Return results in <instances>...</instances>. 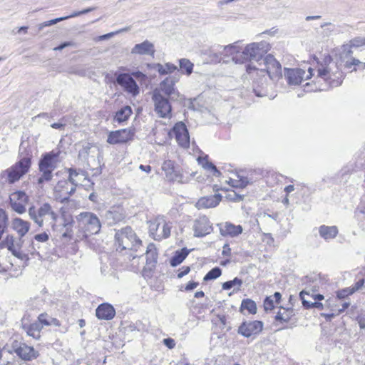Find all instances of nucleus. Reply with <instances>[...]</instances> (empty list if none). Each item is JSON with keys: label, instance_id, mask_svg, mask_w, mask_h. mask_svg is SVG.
I'll use <instances>...</instances> for the list:
<instances>
[{"label": "nucleus", "instance_id": "f257e3e1", "mask_svg": "<svg viewBox=\"0 0 365 365\" xmlns=\"http://www.w3.org/2000/svg\"><path fill=\"white\" fill-rule=\"evenodd\" d=\"M36 153V147L34 143L31 144L28 140L21 141L19 150V160L6 170L9 183H14L29 172Z\"/></svg>", "mask_w": 365, "mask_h": 365}, {"label": "nucleus", "instance_id": "f03ea898", "mask_svg": "<svg viewBox=\"0 0 365 365\" xmlns=\"http://www.w3.org/2000/svg\"><path fill=\"white\" fill-rule=\"evenodd\" d=\"M114 245L117 252L128 255L133 259L143 255L137 253L143 247L142 241L130 226L115 230Z\"/></svg>", "mask_w": 365, "mask_h": 365}, {"label": "nucleus", "instance_id": "7ed1b4c3", "mask_svg": "<svg viewBox=\"0 0 365 365\" xmlns=\"http://www.w3.org/2000/svg\"><path fill=\"white\" fill-rule=\"evenodd\" d=\"M344 75L337 67L333 70L327 66H320L317 69V76L312 86L310 83L305 84V90L308 92L327 91L331 88L340 86Z\"/></svg>", "mask_w": 365, "mask_h": 365}, {"label": "nucleus", "instance_id": "20e7f679", "mask_svg": "<svg viewBox=\"0 0 365 365\" xmlns=\"http://www.w3.org/2000/svg\"><path fill=\"white\" fill-rule=\"evenodd\" d=\"M262 63L263 66L260 68L252 64L246 66V71L248 74L253 76L255 73L257 76H262L260 78L262 86L266 80V75L273 81H278L282 77V66L272 55H267L263 58Z\"/></svg>", "mask_w": 365, "mask_h": 365}, {"label": "nucleus", "instance_id": "39448f33", "mask_svg": "<svg viewBox=\"0 0 365 365\" xmlns=\"http://www.w3.org/2000/svg\"><path fill=\"white\" fill-rule=\"evenodd\" d=\"M59 152L51 150L41 155L38 161L39 175L36 180L38 187L43 188V185L50 182L53 178V171L57 168Z\"/></svg>", "mask_w": 365, "mask_h": 365}, {"label": "nucleus", "instance_id": "423d86ee", "mask_svg": "<svg viewBox=\"0 0 365 365\" xmlns=\"http://www.w3.org/2000/svg\"><path fill=\"white\" fill-rule=\"evenodd\" d=\"M269 48V44L266 41L250 43L245 47L241 53H238L234 58V62L244 63L247 61H256L259 66H262V63L259 61H263L264 56Z\"/></svg>", "mask_w": 365, "mask_h": 365}, {"label": "nucleus", "instance_id": "0eeeda50", "mask_svg": "<svg viewBox=\"0 0 365 365\" xmlns=\"http://www.w3.org/2000/svg\"><path fill=\"white\" fill-rule=\"evenodd\" d=\"M28 214L31 220H32L39 227L43 226L44 220H50V225L53 227L56 223L58 215L53 210L51 205L48 202L42 203L40 207L36 209L34 205L29 207Z\"/></svg>", "mask_w": 365, "mask_h": 365}, {"label": "nucleus", "instance_id": "6e6552de", "mask_svg": "<svg viewBox=\"0 0 365 365\" xmlns=\"http://www.w3.org/2000/svg\"><path fill=\"white\" fill-rule=\"evenodd\" d=\"M77 220L79 227L83 230L86 236L98 234L101 230L100 220L93 212H81L77 216Z\"/></svg>", "mask_w": 365, "mask_h": 365}, {"label": "nucleus", "instance_id": "1a4fd4ad", "mask_svg": "<svg viewBox=\"0 0 365 365\" xmlns=\"http://www.w3.org/2000/svg\"><path fill=\"white\" fill-rule=\"evenodd\" d=\"M8 347L9 353L16 354L24 361H32L39 356L38 351L33 346L18 340H13Z\"/></svg>", "mask_w": 365, "mask_h": 365}, {"label": "nucleus", "instance_id": "9d476101", "mask_svg": "<svg viewBox=\"0 0 365 365\" xmlns=\"http://www.w3.org/2000/svg\"><path fill=\"white\" fill-rule=\"evenodd\" d=\"M152 100L155 106V111L160 118H170L172 112V106L170 98L164 96L160 90L155 89L153 92Z\"/></svg>", "mask_w": 365, "mask_h": 365}, {"label": "nucleus", "instance_id": "9b49d317", "mask_svg": "<svg viewBox=\"0 0 365 365\" xmlns=\"http://www.w3.org/2000/svg\"><path fill=\"white\" fill-rule=\"evenodd\" d=\"M68 180L71 183L70 189H67L66 190L68 194V197H63L61 202H64L68 201L69 199V196L72 195L76 190L77 186L81 185L83 182L87 180L90 182V180L88 178L87 173L81 169H76L73 168H70L68 169Z\"/></svg>", "mask_w": 365, "mask_h": 365}, {"label": "nucleus", "instance_id": "f8f14e48", "mask_svg": "<svg viewBox=\"0 0 365 365\" xmlns=\"http://www.w3.org/2000/svg\"><path fill=\"white\" fill-rule=\"evenodd\" d=\"M162 170L165 173L168 180L170 182H178L181 184H185L190 181V177L185 176L180 169H177L175 167L174 162L170 160H167L163 162Z\"/></svg>", "mask_w": 365, "mask_h": 365}, {"label": "nucleus", "instance_id": "ddd939ff", "mask_svg": "<svg viewBox=\"0 0 365 365\" xmlns=\"http://www.w3.org/2000/svg\"><path fill=\"white\" fill-rule=\"evenodd\" d=\"M169 135L176 140L179 146L183 148L190 147V141L188 130L183 122L176 123L169 132Z\"/></svg>", "mask_w": 365, "mask_h": 365}, {"label": "nucleus", "instance_id": "4468645a", "mask_svg": "<svg viewBox=\"0 0 365 365\" xmlns=\"http://www.w3.org/2000/svg\"><path fill=\"white\" fill-rule=\"evenodd\" d=\"M116 75V83L121 86L123 90L136 96L140 93V88L132 76L128 73H120Z\"/></svg>", "mask_w": 365, "mask_h": 365}, {"label": "nucleus", "instance_id": "2eb2a0df", "mask_svg": "<svg viewBox=\"0 0 365 365\" xmlns=\"http://www.w3.org/2000/svg\"><path fill=\"white\" fill-rule=\"evenodd\" d=\"M29 201V196L21 190L12 192L9 196V203L11 209L18 214L26 212V205Z\"/></svg>", "mask_w": 365, "mask_h": 365}, {"label": "nucleus", "instance_id": "dca6fc26", "mask_svg": "<svg viewBox=\"0 0 365 365\" xmlns=\"http://www.w3.org/2000/svg\"><path fill=\"white\" fill-rule=\"evenodd\" d=\"M178 77L175 75L165 78L160 83V93H163L171 101H177L180 96L179 91L175 88V83L178 81Z\"/></svg>", "mask_w": 365, "mask_h": 365}, {"label": "nucleus", "instance_id": "f3484780", "mask_svg": "<svg viewBox=\"0 0 365 365\" xmlns=\"http://www.w3.org/2000/svg\"><path fill=\"white\" fill-rule=\"evenodd\" d=\"M170 225L164 220L161 222H153L150 225V235L152 236L155 240L160 241L170 236Z\"/></svg>", "mask_w": 365, "mask_h": 365}, {"label": "nucleus", "instance_id": "a211bd4d", "mask_svg": "<svg viewBox=\"0 0 365 365\" xmlns=\"http://www.w3.org/2000/svg\"><path fill=\"white\" fill-rule=\"evenodd\" d=\"M263 322L259 320L245 321L242 322L237 329L238 334L249 338L252 335L259 334L263 329Z\"/></svg>", "mask_w": 365, "mask_h": 365}, {"label": "nucleus", "instance_id": "6ab92c4d", "mask_svg": "<svg viewBox=\"0 0 365 365\" xmlns=\"http://www.w3.org/2000/svg\"><path fill=\"white\" fill-rule=\"evenodd\" d=\"M194 236L202 237L212 232L213 228L209 219L205 216H200L195 220L193 227Z\"/></svg>", "mask_w": 365, "mask_h": 365}, {"label": "nucleus", "instance_id": "aec40b11", "mask_svg": "<svg viewBox=\"0 0 365 365\" xmlns=\"http://www.w3.org/2000/svg\"><path fill=\"white\" fill-rule=\"evenodd\" d=\"M134 136V132L132 130L121 129L109 133L107 138V143L112 145L127 143L131 140Z\"/></svg>", "mask_w": 365, "mask_h": 365}, {"label": "nucleus", "instance_id": "412c9836", "mask_svg": "<svg viewBox=\"0 0 365 365\" xmlns=\"http://www.w3.org/2000/svg\"><path fill=\"white\" fill-rule=\"evenodd\" d=\"M305 71L300 68H284V77L289 86L301 84L304 79Z\"/></svg>", "mask_w": 365, "mask_h": 365}, {"label": "nucleus", "instance_id": "4be33fe9", "mask_svg": "<svg viewBox=\"0 0 365 365\" xmlns=\"http://www.w3.org/2000/svg\"><path fill=\"white\" fill-rule=\"evenodd\" d=\"M220 233L223 237H236L242 233L243 228L240 225H235L230 222L217 224Z\"/></svg>", "mask_w": 365, "mask_h": 365}, {"label": "nucleus", "instance_id": "5701e85b", "mask_svg": "<svg viewBox=\"0 0 365 365\" xmlns=\"http://www.w3.org/2000/svg\"><path fill=\"white\" fill-rule=\"evenodd\" d=\"M125 216V212L121 207H113L105 213V219L108 225L121 222Z\"/></svg>", "mask_w": 365, "mask_h": 365}, {"label": "nucleus", "instance_id": "b1692460", "mask_svg": "<svg viewBox=\"0 0 365 365\" xmlns=\"http://www.w3.org/2000/svg\"><path fill=\"white\" fill-rule=\"evenodd\" d=\"M96 315L101 320H110L115 315L114 307L109 303H102L96 309Z\"/></svg>", "mask_w": 365, "mask_h": 365}, {"label": "nucleus", "instance_id": "393cba45", "mask_svg": "<svg viewBox=\"0 0 365 365\" xmlns=\"http://www.w3.org/2000/svg\"><path fill=\"white\" fill-rule=\"evenodd\" d=\"M359 163L356 158L354 161H350L346 163L341 169L336 174L337 178L341 180H346L347 178L354 172L362 170L359 168Z\"/></svg>", "mask_w": 365, "mask_h": 365}, {"label": "nucleus", "instance_id": "a878e982", "mask_svg": "<svg viewBox=\"0 0 365 365\" xmlns=\"http://www.w3.org/2000/svg\"><path fill=\"white\" fill-rule=\"evenodd\" d=\"M155 52L154 44L148 40L140 43L135 44L131 50L132 54L149 55L151 56H154Z\"/></svg>", "mask_w": 365, "mask_h": 365}, {"label": "nucleus", "instance_id": "bb28decb", "mask_svg": "<svg viewBox=\"0 0 365 365\" xmlns=\"http://www.w3.org/2000/svg\"><path fill=\"white\" fill-rule=\"evenodd\" d=\"M221 200L222 195L220 194L202 197L198 200L197 207L199 209L215 207L219 205Z\"/></svg>", "mask_w": 365, "mask_h": 365}, {"label": "nucleus", "instance_id": "cd10ccee", "mask_svg": "<svg viewBox=\"0 0 365 365\" xmlns=\"http://www.w3.org/2000/svg\"><path fill=\"white\" fill-rule=\"evenodd\" d=\"M222 46L216 44L202 50V53L209 57L213 63H219L222 59Z\"/></svg>", "mask_w": 365, "mask_h": 365}, {"label": "nucleus", "instance_id": "c85d7f7f", "mask_svg": "<svg viewBox=\"0 0 365 365\" xmlns=\"http://www.w3.org/2000/svg\"><path fill=\"white\" fill-rule=\"evenodd\" d=\"M148 67L158 71L161 76L173 73L175 71H179L178 67L171 63H166L164 65L159 63H150L148 64Z\"/></svg>", "mask_w": 365, "mask_h": 365}, {"label": "nucleus", "instance_id": "c756f323", "mask_svg": "<svg viewBox=\"0 0 365 365\" xmlns=\"http://www.w3.org/2000/svg\"><path fill=\"white\" fill-rule=\"evenodd\" d=\"M146 265L151 269L155 267L158 259L157 249L154 244L150 243L148 245L145 252Z\"/></svg>", "mask_w": 365, "mask_h": 365}, {"label": "nucleus", "instance_id": "7c9ffc66", "mask_svg": "<svg viewBox=\"0 0 365 365\" xmlns=\"http://www.w3.org/2000/svg\"><path fill=\"white\" fill-rule=\"evenodd\" d=\"M22 328L29 336H32L35 339H40L41 331L43 328L41 323L35 322L31 324H23Z\"/></svg>", "mask_w": 365, "mask_h": 365}, {"label": "nucleus", "instance_id": "2f4dec72", "mask_svg": "<svg viewBox=\"0 0 365 365\" xmlns=\"http://www.w3.org/2000/svg\"><path fill=\"white\" fill-rule=\"evenodd\" d=\"M338 232V228L336 226H327L323 225L319 227V234L320 237L326 241L335 238Z\"/></svg>", "mask_w": 365, "mask_h": 365}, {"label": "nucleus", "instance_id": "473e14b6", "mask_svg": "<svg viewBox=\"0 0 365 365\" xmlns=\"http://www.w3.org/2000/svg\"><path fill=\"white\" fill-rule=\"evenodd\" d=\"M12 225L20 237H24L30 229V222L19 217L14 219Z\"/></svg>", "mask_w": 365, "mask_h": 365}, {"label": "nucleus", "instance_id": "72a5a7b5", "mask_svg": "<svg viewBox=\"0 0 365 365\" xmlns=\"http://www.w3.org/2000/svg\"><path fill=\"white\" fill-rule=\"evenodd\" d=\"M190 253V250L186 247L182 248L180 250H176L173 256L170 259V264L172 267H177L181 264Z\"/></svg>", "mask_w": 365, "mask_h": 365}, {"label": "nucleus", "instance_id": "f704fd0d", "mask_svg": "<svg viewBox=\"0 0 365 365\" xmlns=\"http://www.w3.org/2000/svg\"><path fill=\"white\" fill-rule=\"evenodd\" d=\"M132 113L133 111L130 106H123L115 113L113 120L118 123H122L125 121H127Z\"/></svg>", "mask_w": 365, "mask_h": 365}, {"label": "nucleus", "instance_id": "c9c22d12", "mask_svg": "<svg viewBox=\"0 0 365 365\" xmlns=\"http://www.w3.org/2000/svg\"><path fill=\"white\" fill-rule=\"evenodd\" d=\"M240 41H236L233 43L227 45V46H222V56H232V59L234 61V58L238 54L241 53V49L242 48L238 45Z\"/></svg>", "mask_w": 365, "mask_h": 365}, {"label": "nucleus", "instance_id": "e433bc0d", "mask_svg": "<svg viewBox=\"0 0 365 365\" xmlns=\"http://www.w3.org/2000/svg\"><path fill=\"white\" fill-rule=\"evenodd\" d=\"M306 295L309 296V293H308L307 291L303 290L300 292V298L302 299V302L303 304V307L305 309H312V308H317L319 309H322L324 307V305L320 302H312L311 300H308L306 299Z\"/></svg>", "mask_w": 365, "mask_h": 365}, {"label": "nucleus", "instance_id": "4c0bfd02", "mask_svg": "<svg viewBox=\"0 0 365 365\" xmlns=\"http://www.w3.org/2000/svg\"><path fill=\"white\" fill-rule=\"evenodd\" d=\"M240 312L244 313L246 310L250 314H255L257 313V304L255 301L251 299H244L240 305Z\"/></svg>", "mask_w": 365, "mask_h": 365}, {"label": "nucleus", "instance_id": "58836bf2", "mask_svg": "<svg viewBox=\"0 0 365 365\" xmlns=\"http://www.w3.org/2000/svg\"><path fill=\"white\" fill-rule=\"evenodd\" d=\"M242 284V280L238 277H235L232 280H229L224 282L222 285V289L230 290L232 287H236L235 289L239 291Z\"/></svg>", "mask_w": 365, "mask_h": 365}, {"label": "nucleus", "instance_id": "ea45409f", "mask_svg": "<svg viewBox=\"0 0 365 365\" xmlns=\"http://www.w3.org/2000/svg\"><path fill=\"white\" fill-rule=\"evenodd\" d=\"M180 70L182 73L187 75H190L193 70V63L187 58H182L180 60Z\"/></svg>", "mask_w": 365, "mask_h": 365}, {"label": "nucleus", "instance_id": "a19ab883", "mask_svg": "<svg viewBox=\"0 0 365 365\" xmlns=\"http://www.w3.org/2000/svg\"><path fill=\"white\" fill-rule=\"evenodd\" d=\"M222 274V269L218 267H215L210 269L204 277L203 280L205 282H208L210 280L216 279Z\"/></svg>", "mask_w": 365, "mask_h": 365}, {"label": "nucleus", "instance_id": "79ce46f5", "mask_svg": "<svg viewBox=\"0 0 365 365\" xmlns=\"http://www.w3.org/2000/svg\"><path fill=\"white\" fill-rule=\"evenodd\" d=\"M354 47L351 43L343 45L341 47V51L340 53V58L341 59H343L344 61L345 58H347L350 57L352 54V50L351 48Z\"/></svg>", "mask_w": 365, "mask_h": 365}, {"label": "nucleus", "instance_id": "37998d69", "mask_svg": "<svg viewBox=\"0 0 365 365\" xmlns=\"http://www.w3.org/2000/svg\"><path fill=\"white\" fill-rule=\"evenodd\" d=\"M1 245L11 252L15 247L14 237L12 235H7L5 240L2 241Z\"/></svg>", "mask_w": 365, "mask_h": 365}, {"label": "nucleus", "instance_id": "c03bdc74", "mask_svg": "<svg viewBox=\"0 0 365 365\" xmlns=\"http://www.w3.org/2000/svg\"><path fill=\"white\" fill-rule=\"evenodd\" d=\"M11 252L12 253L13 255H14L15 257H16L17 258L21 259V260H24V261H28L29 259V257L28 256L27 254L26 253H24L20 248L19 247H14L11 251Z\"/></svg>", "mask_w": 365, "mask_h": 365}, {"label": "nucleus", "instance_id": "a18cd8bd", "mask_svg": "<svg viewBox=\"0 0 365 365\" xmlns=\"http://www.w3.org/2000/svg\"><path fill=\"white\" fill-rule=\"evenodd\" d=\"M204 168L211 170L212 172L213 175L216 177H219L221 175V173L216 166L211 162L206 161L204 164H202Z\"/></svg>", "mask_w": 365, "mask_h": 365}, {"label": "nucleus", "instance_id": "49530a36", "mask_svg": "<svg viewBox=\"0 0 365 365\" xmlns=\"http://www.w3.org/2000/svg\"><path fill=\"white\" fill-rule=\"evenodd\" d=\"M72 222H66L64 224L65 232L62 234V237L63 238L71 239L73 237V230H72Z\"/></svg>", "mask_w": 365, "mask_h": 365}, {"label": "nucleus", "instance_id": "de8ad7c7", "mask_svg": "<svg viewBox=\"0 0 365 365\" xmlns=\"http://www.w3.org/2000/svg\"><path fill=\"white\" fill-rule=\"evenodd\" d=\"M354 292L353 289L351 287H347L343 289H341L337 292L336 297L339 299H344L346 297L352 294Z\"/></svg>", "mask_w": 365, "mask_h": 365}, {"label": "nucleus", "instance_id": "09e8293b", "mask_svg": "<svg viewBox=\"0 0 365 365\" xmlns=\"http://www.w3.org/2000/svg\"><path fill=\"white\" fill-rule=\"evenodd\" d=\"M58 188L60 189V191L63 193V194H66L68 195V194L66 193V190L67 189H70L71 187V183L68 180V179L67 180H61L58 182Z\"/></svg>", "mask_w": 365, "mask_h": 365}, {"label": "nucleus", "instance_id": "8fccbe9b", "mask_svg": "<svg viewBox=\"0 0 365 365\" xmlns=\"http://www.w3.org/2000/svg\"><path fill=\"white\" fill-rule=\"evenodd\" d=\"M235 182L236 185H233L234 187L244 188L250 183V181L247 177H240V179L235 180Z\"/></svg>", "mask_w": 365, "mask_h": 365}, {"label": "nucleus", "instance_id": "3c124183", "mask_svg": "<svg viewBox=\"0 0 365 365\" xmlns=\"http://www.w3.org/2000/svg\"><path fill=\"white\" fill-rule=\"evenodd\" d=\"M91 148V145L90 143H86V145H83V148L79 151V158L86 159L89 155V150Z\"/></svg>", "mask_w": 365, "mask_h": 365}, {"label": "nucleus", "instance_id": "603ef678", "mask_svg": "<svg viewBox=\"0 0 365 365\" xmlns=\"http://www.w3.org/2000/svg\"><path fill=\"white\" fill-rule=\"evenodd\" d=\"M284 316L283 322H288L291 320L292 317L294 316V311L293 309H283Z\"/></svg>", "mask_w": 365, "mask_h": 365}, {"label": "nucleus", "instance_id": "864d4df0", "mask_svg": "<svg viewBox=\"0 0 365 365\" xmlns=\"http://www.w3.org/2000/svg\"><path fill=\"white\" fill-rule=\"evenodd\" d=\"M95 9H96V7H89V8L85 9L80 11H75V12L72 13L71 14H70L69 16H67L66 17H68V19L74 18V17L91 12V11H94Z\"/></svg>", "mask_w": 365, "mask_h": 365}, {"label": "nucleus", "instance_id": "5fc2aeb1", "mask_svg": "<svg viewBox=\"0 0 365 365\" xmlns=\"http://www.w3.org/2000/svg\"><path fill=\"white\" fill-rule=\"evenodd\" d=\"M274 307L272 297H267L264 300V308L265 311L272 310Z\"/></svg>", "mask_w": 365, "mask_h": 365}, {"label": "nucleus", "instance_id": "6e6d98bb", "mask_svg": "<svg viewBox=\"0 0 365 365\" xmlns=\"http://www.w3.org/2000/svg\"><path fill=\"white\" fill-rule=\"evenodd\" d=\"M350 43L354 47H360L365 46V37H357L350 41Z\"/></svg>", "mask_w": 365, "mask_h": 365}, {"label": "nucleus", "instance_id": "4d7b16f0", "mask_svg": "<svg viewBox=\"0 0 365 365\" xmlns=\"http://www.w3.org/2000/svg\"><path fill=\"white\" fill-rule=\"evenodd\" d=\"M190 272V267L189 266H183L178 270L177 277L178 279H181L184 276Z\"/></svg>", "mask_w": 365, "mask_h": 365}, {"label": "nucleus", "instance_id": "13d9d810", "mask_svg": "<svg viewBox=\"0 0 365 365\" xmlns=\"http://www.w3.org/2000/svg\"><path fill=\"white\" fill-rule=\"evenodd\" d=\"M66 19H68V17L63 16V17L56 18V19L46 21L41 26L40 29H41L44 26H49L53 25L58 22H60V21L66 20Z\"/></svg>", "mask_w": 365, "mask_h": 365}, {"label": "nucleus", "instance_id": "bf43d9fd", "mask_svg": "<svg viewBox=\"0 0 365 365\" xmlns=\"http://www.w3.org/2000/svg\"><path fill=\"white\" fill-rule=\"evenodd\" d=\"M49 239V236L46 232H42L40 234H37L34 236V240L40 242H45L48 241Z\"/></svg>", "mask_w": 365, "mask_h": 365}, {"label": "nucleus", "instance_id": "052dcab7", "mask_svg": "<svg viewBox=\"0 0 365 365\" xmlns=\"http://www.w3.org/2000/svg\"><path fill=\"white\" fill-rule=\"evenodd\" d=\"M129 30V27H125V28H123L116 32H111V33H108V34H104L103 36H100V38L101 40H105V39H108L112 36H113L115 34H119V33H121V32H123V31H127Z\"/></svg>", "mask_w": 365, "mask_h": 365}, {"label": "nucleus", "instance_id": "680f3d73", "mask_svg": "<svg viewBox=\"0 0 365 365\" xmlns=\"http://www.w3.org/2000/svg\"><path fill=\"white\" fill-rule=\"evenodd\" d=\"M65 118H62L58 123H53L51 125V128L54 129H63L66 125Z\"/></svg>", "mask_w": 365, "mask_h": 365}, {"label": "nucleus", "instance_id": "e2e57ef3", "mask_svg": "<svg viewBox=\"0 0 365 365\" xmlns=\"http://www.w3.org/2000/svg\"><path fill=\"white\" fill-rule=\"evenodd\" d=\"M365 284V279L362 278L359 279L354 285L351 287V288L353 289L354 292L358 291Z\"/></svg>", "mask_w": 365, "mask_h": 365}, {"label": "nucleus", "instance_id": "0e129e2a", "mask_svg": "<svg viewBox=\"0 0 365 365\" xmlns=\"http://www.w3.org/2000/svg\"><path fill=\"white\" fill-rule=\"evenodd\" d=\"M76 46V43L73 41H65L63 43H61L57 47H56L54 48V50L61 51L68 46Z\"/></svg>", "mask_w": 365, "mask_h": 365}, {"label": "nucleus", "instance_id": "69168bd1", "mask_svg": "<svg viewBox=\"0 0 365 365\" xmlns=\"http://www.w3.org/2000/svg\"><path fill=\"white\" fill-rule=\"evenodd\" d=\"M49 322H46L44 319L43 324L46 326H55V327H59L61 325L60 321L57 319L56 318L51 317V319H49Z\"/></svg>", "mask_w": 365, "mask_h": 365}, {"label": "nucleus", "instance_id": "338daca9", "mask_svg": "<svg viewBox=\"0 0 365 365\" xmlns=\"http://www.w3.org/2000/svg\"><path fill=\"white\" fill-rule=\"evenodd\" d=\"M359 163V168L365 170V151L362 152L358 157L356 158Z\"/></svg>", "mask_w": 365, "mask_h": 365}, {"label": "nucleus", "instance_id": "774afa93", "mask_svg": "<svg viewBox=\"0 0 365 365\" xmlns=\"http://www.w3.org/2000/svg\"><path fill=\"white\" fill-rule=\"evenodd\" d=\"M8 220L9 218L6 212L4 209L0 208V223L8 224Z\"/></svg>", "mask_w": 365, "mask_h": 365}]
</instances>
